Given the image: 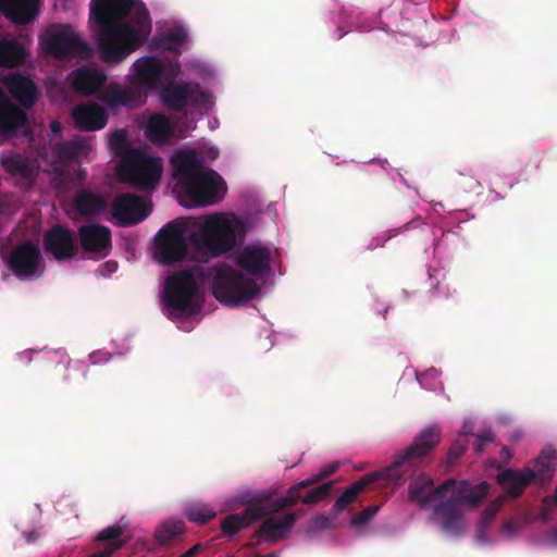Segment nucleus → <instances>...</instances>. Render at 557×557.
I'll return each instance as SVG.
<instances>
[{
	"instance_id": "1",
	"label": "nucleus",
	"mask_w": 557,
	"mask_h": 557,
	"mask_svg": "<svg viewBox=\"0 0 557 557\" xmlns=\"http://www.w3.org/2000/svg\"><path fill=\"white\" fill-rule=\"evenodd\" d=\"M89 18L97 26L102 61L120 63L146 40L151 21L141 0H90Z\"/></svg>"
},
{
	"instance_id": "2",
	"label": "nucleus",
	"mask_w": 557,
	"mask_h": 557,
	"mask_svg": "<svg viewBox=\"0 0 557 557\" xmlns=\"http://www.w3.org/2000/svg\"><path fill=\"white\" fill-rule=\"evenodd\" d=\"M172 166L181 203L185 207H208L224 198L225 181L214 170L205 168L195 151L178 152L172 159Z\"/></svg>"
},
{
	"instance_id": "3",
	"label": "nucleus",
	"mask_w": 557,
	"mask_h": 557,
	"mask_svg": "<svg viewBox=\"0 0 557 557\" xmlns=\"http://www.w3.org/2000/svg\"><path fill=\"white\" fill-rule=\"evenodd\" d=\"M242 228L243 222L235 214L213 213L203 216L188 238L198 253L219 258L238 245L237 235Z\"/></svg>"
},
{
	"instance_id": "4",
	"label": "nucleus",
	"mask_w": 557,
	"mask_h": 557,
	"mask_svg": "<svg viewBox=\"0 0 557 557\" xmlns=\"http://www.w3.org/2000/svg\"><path fill=\"white\" fill-rule=\"evenodd\" d=\"M441 430L438 425L426 426L416 436L413 443L395 456L391 466L373 472L379 480L393 482L396 486L405 483L407 479L418 476L426 456L440 444Z\"/></svg>"
},
{
	"instance_id": "5",
	"label": "nucleus",
	"mask_w": 557,
	"mask_h": 557,
	"mask_svg": "<svg viewBox=\"0 0 557 557\" xmlns=\"http://www.w3.org/2000/svg\"><path fill=\"white\" fill-rule=\"evenodd\" d=\"M202 280H209L213 296L222 304L238 306L256 298L260 287L255 280L245 276L227 264L209 268L205 273L195 269Z\"/></svg>"
},
{
	"instance_id": "6",
	"label": "nucleus",
	"mask_w": 557,
	"mask_h": 557,
	"mask_svg": "<svg viewBox=\"0 0 557 557\" xmlns=\"http://www.w3.org/2000/svg\"><path fill=\"white\" fill-rule=\"evenodd\" d=\"M490 484L482 482L471 485L468 481H460L450 488L448 499L434 507V515L441 523L443 531L459 534L462 531V506L476 507L487 495Z\"/></svg>"
},
{
	"instance_id": "7",
	"label": "nucleus",
	"mask_w": 557,
	"mask_h": 557,
	"mask_svg": "<svg viewBox=\"0 0 557 557\" xmlns=\"http://www.w3.org/2000/svg\"><path fill=\"white\" fill-rule=\"evenodd\" d=\"M162 172V159L139 149L127 151L117 168V176L122 183H128L144 191L153 190L158 186Z\"/></svg>"
},
{
	"instance_id": "8",
	"label": "nucleus",
	"mask_w": 557,
	"mask_h": 557,
	"mask_svg": "<svg viewBox=\"0 0 557 557\" xmlns=\"http://www.w3.org/2000/svg\"><path fill=\"white\" fill-rule=\"evenodd\" d=\"M197 292L195 274L188 270L180 271L168 277L163 300L170 309L182 315H191L201 307L196 298Z\"/></svg>"
},
{
	"instance_id": "9",
	"label": "nucleus",
	"mask_w": 557,
	"mask_h": 557,
	"mask_svg": "<svg viewBox=\"0 0 557 557\" xmlns=\"http://www.w3.org/2000/svg\"><path fill=\"white\" fill-rule=\"evenodd\" d=\"M181 72L180 65L169 63L156 57H144L133 64V74L129 75V84L135 89L154 90L162 78L176 79Z\"/></svg>"
},
{
	"instance_id": "10",
	"label": "nucleus",
	"mask_w": 557,
	"mask_h": 557,
	"mask_svg": "<svg viewBox=\"0 0 557 557\" xmlns=\"http://www.w3.org/2000/svg\"><path fill=\"white\" fill-rule=\"evenodd\" d=\"M154 253L160 263L170 264L184 259L187 244L184 230L175 222L165 224L156 235Z\"/></svg>"
},
{
	"instance_id": "11",
	"label": "nucleus",
	"mask_w": 557,
	"mask_h": 557,
	"mask_svg": "<svg viewBox=\"0 0 557 557\" xmlns=\"http://www.w3.org/2000/svg\"><path fill=\"white\" fill-rule=\"evenodd\" d=\"M206 94L201 90L198 83L175 82V79H166V84L160 91L162 103L173 111L181 112L187 106L197 104Z\"/></svg>"
},
{
	"instance_id": "12",
	"label": "nucleus",
	"mask_w": 557,
	"mask_h": 557,
	"mask_svg": "<svg viewBox=\"0 0 557 557\" xmlns=\"http://www.w3.org/2000/svg\"><path fill=\"white\" fill-rule=\"evenodd\" d=\"M41 259L38 244L26 240L11 250L7 265L17 278L26 280L38 275Z\"/></svg>"
},
{
	"instance_id": "13",
	"label": "nucleus",
	"mask_w": 557,
	"mask_h": 557,
	"mask_svg": "<svg viewBox=\"0 0 557 557\" xmlns=\"http://www.w3.org/2000/svg\"><path fill=\"white\" fill-rule=\"evenodd\" d=\"M455 483V479H448L441 485L435 486L430 475L420 473L410 480L408 499L419 505L422 509H426L432 503L444 499Z\"/></svg>"
},
{
	"instance_id": "14",
	"label": "nucleus",
	"mask_w": 557,
	"mask_h": 557,
	"mask_svg": "<svg viewBox=\"0 0 557 557\" xmlns=\"http://www.w3.org/2000/svg\"><path fill=\"white\" fill-rule=\"evenodd\" d=\"M46 49L55 59L75 58L87 50V46L70 25H60L47 36Z\"/></svg>"
},
{
	"instance_id": "15",
	"label": "nucleus",
	"mask_w": 557,
	"mask_h": 557,
	"mask_svg": "<svg viewBox=\"0 0 557 557\" xmlns=\"http://www.w3.org/2000/svg\"><path fill=\"white\" fill-rule=\"evenodd\" d=\"M77 235L84 252L92 253L97 259L109 255L112 234L108 226L98 223L83 224L78 227Z\"/></svg>"
},
{
	"instance_id": "16",
	"label": "nucleus",
	"mask_w": 557,
	"mask_h": 557,
	"mask_svg": "<svg viewBox=\"0 0 557 557\" xmlns=\"http://www.w3.org/2000/svg\"><path fill=\"white\" fill-rule=\"evenodd\" d=\"M42 244L45 251L58 261L71 259L78 251L74 233L60 224L45 232Z\"/></svg>"
},
{
	"instance_id": "17",
	"label": "nucleus",
	"mask_w": 557,
	"mask_h": 557,
	"mask_svg": "<svg viewBox=\"0 0 557 557\" xmlns=\"http://www.w3.org/2000/svg\"><path fill=\"white\" fill-rule=\"evenodd\" d=\"M111 213L121 226H132L144 221L150 210L141 197L123 194L112 201Z\"/></svg>"
},
{
	"instance_id": "18",
	"label": "nucleus",
	"mask_w": 557,
	"mask_h": 557,
	"mask_svg": "<svg viewBox=\"0 0 557 557\" xmlns=\"http://www.w3.org/2000/svg\"><path fill=\"white\" fill-rule=\"evenodd\" d=\"M236 265L251 276L263 278L271 271V251L261 245H246L236 256Z\"/></svg>"
},
{
	"instance_id": "19",
	"label": "nucleus",
	"mask_w": 557,
	"mask_h": 557,
	"mask_svg": "<svg viewBox=\"0 0 557 557\" xmlns=\"http://www.w3.org/2000/svg\"><path fill=\"white\" fill-rule=\"evenodd\" d=\"M0 164L11 176L18 180L23 187H32L37 178L39 164L37 160L17 152H3Z\"/></svg>"
},
{
	"instance_id": "20",
	"label": "nucleus",
	"mask_w": 557,
	"mask_h": 557,
	"mask_svg": "<svg viewBox=\"0 0 557 557\" xmlns=\"http://www.w3.org/2000/svg\"><path fill=\"white\" fill-rule=\"evenodd\" d=\"M71 116L74 126L82 132L100 131L104 128L108 123L106 110L95 102L75 106Z\"/></svg>"
},
{
	"instance_id": "21",
	"label": "nucleus",
	"mask_w": 557,
	"mask_h": 557,
	"mask_svg": "<svg viewBox=\"0 0 557 557\" xmlns=\"http://www.w3.org/2000/svg\"><path fill=\"white\" fill-rule=\"evenodd\" d=\"M41 0H0V12L16 25H26L35 20Z\"/></svg>"
},
{
	"instance_id": "22",
	"label": "nucleus",
	"mask_w": 557,
	"mask_h": 557,
	"mask_svg": "<svg viewBox=\"0 0 557 557\" xmlns=\"http://www.w3.org/2000/svg\"><path fill=\"white\" fill-rule=\"evenodd\" d=\"M267 516L265 506L247 507L240 513H231L221 521V531L225 537H233L256 521Z\"/></svg>"
},
{
	"instance_id": "23",
	"label": "nucleus",
	"mask_w": 557,
	"mask_h": 557,
	"mask_svg": "<svg viewBox=\"0 0 557 557\" xmlns=\"http://www.w3.org/2000/svg\"><path fill=\"white\" fill-rule=\"evenodd\" d=\"M4 85L11 96L24 108H32L38 98L36 84L26 76L18 73L9 74Z\"/></svg>"
},
{
	"instance_id": "24",
	"label": "nucleus",
	"mask_w": 557,
	"mask_h": 557,
	"mask_svg": "<svg viewBox=\"0 0 557 557\" xmlns=\"http://www.w3.org/2000/svg\"><path fill=\"white\" fill-rule=\"evenodd\" d=\"M124 532L125 527L122 524H113L101 530L95 539V552L87 557H110L126 544V541L121 539Z\"/></svg>"
},
{
	"instance_id": "25",
	"label": "nucleus",
	"mask_w": 557,
	"mask_h": 557,
	"mask_svg": "<svg viewBox=\"0 0 557 557\" xmlns=\"http://www.w3.org/2000/svg\"><path fill=\"white\" fill-rule=\"evenodd\" d=\"M71 77L74 90L85 96L94 95L107 82L103 71L88 66L78 67Z\"/></svg>"
},
{
	"instance_id": "26",
	"label": "nucleus",
	"mask_w": 557,
	"mask_h": 557,
	"mask_svg": "<svg viewBox=\"0 0 557 557\" xmlns=\"http://www.w3.org/2000/svg\"><path fill=\"white\" fill-rule=\"evenodd\" d=\"M263 518L265 520L256 532V536L261 539L264 537L271 543H275L282 540L292 530L296 523V513L288 512L280 521L275 522L273 515H267Z\"/></svg>"
},
{
	"instance_id": "27",
	"label": "nucleus",
	"mask_w": 557,
	"mask_h": 557,
	"mask_svg": "<svg viewBox=\"0 0 557 557\" xmlns=\"http://www.w3.org/2000/svg\"><path fill=\"white\" fill-rule=\"evenodd\" d=\"M534 479L535 473L530 468L523 471L507 469L497 475V482L513 498L519 497Z\"/></svg>"
},
{
	"instance_id": "28",
	"label": "nucleus",
	"mask_w": 557,
	"mask_h": 557,
	"mask_svg": "<svg viewBox=\"0 0 557 557\" xmlns=\"http://www.w3.org/2000/svg\"><path fill=\"white\" fill-rule=\"evenodd\" d=\"M99 99L109 108H133L139 104L140 95L135 90L121 86L117 83H110L101 92Z\"/></svg>"
},
{
	"instance_id": "29",
	"label": "nucleus",
	"mask_w": 557,
	"mask_h": 557,
	"mask_svg": "<svg viewBox=\"0 0 557 557\" xmlns=\"http://www.w3.org/2000/svg\"><path fill=\"white\" fill-rule=\"evenodd\" d=\"M26 122V114L0 88V132H13Z\"/></svg>"
},
{
	"instance_id": "30",
	"label": "nucleus",
	"mask_w": 557,
	"mask_h": 557,
	"mask_svg": "<svg viewBox=\"0 0 557 557\" xmlns=\"http://www.w3.org/2000/svg\"><path fill=\"white\" fill-rule=\"evenodd\" d=\"M73 207L81 216H96L106 208V200L96 193L83 189L75 195Z\"/></svg>"
},
{
	"instance_id": "31",
	"label": "nucleus",
	"mask_w": 557,
	"mask_h": 557,
	"mask_svg": "<svg viewBox=\"0 0 557 557\" xmlns=\"http://www.w3.org/2000/svg\"><path fill=\"white\" fill-rule=\"evenodd\" d=\"M146 134L152 143L163 145L173 136V127L165 115L154 114L148 121Z\"/></svg>"
},
{
	"instance_id": "32",
	"label": "nucleus",
	"mask_w": 557,
	"mask_h": 557,
	"mask_svg": "<svg viewBox=\"0 0 557 557\" xmlns=\"http://www.w3.org/2000/svg\"><path fill=\"white\" fill-rule=\"evenodd\" d=\"M377 481V474H366L359 481L352 483L349 487H347L342 495L336 499L333 505V510L335 512H342L345 510L350 504H352L357 496L370 484Z\"/></svg>"
},
{
	"instance_id": "33",
	"label": "nucleus",
	"mask_w": 557,
	"mask_h": 557,
	"mask_svg": "<svg viewBox=\"0 0 557 557\" xmlns=\"http://www.w3.org/2000/svg\"><path fill=\"white\" fill-rule=\"evenodd\" d=\"M26 57L24 47L16 40L0 41V66L13 67L21 64Z\"/></svg>"
},
{
	"instance_id": "34",
	"label": "nucleus",
	"mask_w": 557,
	"mask_h": 557,
	"mask_svg": "<svg viewBox=\"0 0 557 557\" xmlns=\"http://www.w3.org/2000/svg\"><path fill=\"white\" fill-rule=\"evenodd\" d=\"M308 486H311V482H309L308 480L300 481L290 486L287 491L286 496L281 497L274 502H271L268 504V506H265L267 515H274L285 508L295 506L300 499V491Z\"/></svg>"
},
{
	"instance_id": "35",
	"label": "nucleus",
	"mask_w": 557,
	"mask_h": 557,
	"mask_svg": "<svg viewBox=\"0 0 557 557\" xmlns=\"http://www.w3.org/2000/svg\"><path fill=\"white\" fill-rule=\"evenodd\" d=\"M184 530L185 523L182 520L168 521L156 530L154 537L160 544L166 545L181 535Z\"/></svg>"
},
{
	"instance_id": "36",
	"label": "nucleus",
	"mask_w": 557,
	"mask_h": 557,
	"mask_svg": "<svg viewBox=\"0 0 557 557\" xmlns=\"http://www.w3.org/2000/svg\"><path fill=\"white\" fill-rule=\"evenodd\" d=\"M87 149V145L81 140H69L55 147V153L60 161L69 163L75 160Z\"/></svg>"
},
{
	"instance_id": "37",
	"label": "nucleus",
	"mask_w": 557,
	"mask_h": 557,
	"mask_svg": "<svg viewBox=\"0 0 557 557\" xmlns=\"http://www.w3.org/2000/svg\"><path fill=\"white\" fill-rule=\"evenodd\" d=\"M553 455L554 453L543 451L534 461V468L531 469L535 473V479H539L542 483L549 482L554 475Z\"/></svg>"
},
{
	"instance_id": "38",
	"label": "nucleus",
	"mask_w": 557,
	"mask_h": 557,
	"mask_svg": "<svg viewBox=\"0 0 557 557\" xmlns=\"http://www.w3.org/2000/svg\"><path fill=\"white\" fill-rule=\"evenodd\" d=\"M187 38V33L183 27H174L169 30L161 39L160 46L166 51H176Z\"/></svg>"
},
{
	"instance_id": "39",
	"label": "nucleus",
	"mask_w": 557,
	"mask_h": 557,
	"mask_svg": "<svg viewBox=\"0 0 557 557\" xmlns=\"http://www.w3.org/2000/svg\"><path fill=\"white\" fill-rule=\"evenodd\" d=\"M269 500V496L264 493H253L250 491L238 494L232 500L233 507L236 506H267L265 503Z\"/></svg>"
},
{
	"instance_id": "40",
	"label": "nucleus",
	"mask_w": 557,
	"mask_h": 557,
	"mask_svg": "<svg viewBox=\"0 0 557 557\" xmlns=\"http://www.w3.org/2000/svg\"><path fill=\"white\" fill-rule=\"evenodd\" d=\"M429 277L430 280L434 278V274L432 271H429ZM453 295L449 283L446 280V276L443 275V277L440 280L435 277V282L432 283L431 288L429 290V296L431 299H448Z\"/></svg>"
},
{
	"instance_id": "41",
	"label": "nucleus",
	"mask_w": 557,
	"mask_h": 557,
	"mask_svg": "<svg viewBox=\"0 0 557 557\" xmlns=\"http://www.w3.org/2000/svg\"><path fill=\"white\" fill-rule=\"evenodd\" d=\"M333 482L323 483L314 488H311L302 498L301 502L306 505L315 504L329 496Z\"/></svg>"
},
{
	"instance_id": "42",
	"label": "nucleus",
	"mask_w": 557,
	"mask_h": 557,
	"mask_svg": "<svg viewBox=\"0 0 557 557\" xmlns=\"http://www.w3.org/2000/svg\"><path fill=\"white\" fill-rule=\"evenodd\" d=\"M503 505L502 499H497L491 503L481 513L479 521V531L480 533L485 532V530L490 527L492 521L494 520L497 512L500 510Z\"/></svg>"
},
{
	"instance_id": "43",
	"label": "nucleus",
	"mask_w": 557,
	"mask_h": 557,
	"mask_svg": "<svg viewBox=\"0 0 557 557\" xmlns=\"http://www.w3.org/2000/svg\"><path fill=\"white\" fill-rule=\"evenodd\" d=\"M186 517L189 521L206 524L215 517V511L207 506L194 507L187 510Z\"/></svg>"
},
{
	"instance_id": "44",
	"label": "nucleus",
	"mask_w": 557,
	"mask_h": 557,
	"mask_svg": "<svg viewBox=\"0 0 557 557\" xmlns=\"http://www.w3.org/2000/svg\"><path fill=\"white\" fill-rule=\"evenodd\" d=\"M127 144V133L124 129H116L111 133L109 138L110 148L116 153L121 154L125 151Z\"/></svg>"
},
{
	"instance_id": "45",
	"label": "nucleus",
	"mask_w": 557,
	"mask_h": 557,
	"mask_svg": "<svg viewBox=\"0 0 557 557\" xmlns=\"http://www.w3.org/2000/svg\"><path fill=\"white\" fill-rule=\"evenodd\" d=\"M379 511V506L371 505L362 509L360 512L356 513L351 519V524L354 527H361L368 523Z\"/></svg>"
},
{
	"instance_id": "46",
	"label": "nucleus",
	"mask_w": 557,
	"mask_h": 557,
	"mask_svg": "<svg viewBox=\"0 0 557 557\" xmlns=\"http://www.w3.org/2000/svg\"><path fill=\"white\" fill-rule=\"evenodd\" d=\"M339 468L338 462L330 463L325 467H323L319 474L312 475L311 478L307 479L309 482H311V485L317 484L318 482L331 476L334 474L337 469Z\"/></svg>"
},
{
	"instance_id": "47",
	"label": "nucleus",
	"mask_w": 557,
	"mask_h": 557,
	"mask_svg": "<svg viewBox=\"0 0 557 557\" xmlns=\"http://www.w3.org/2000/svg\"><path fill=\"white\" fill-rule=\"evenodd\" d=\"M330 528H332V521L324 513H320V515L315 516L314 518H312V520L310 521V524H309V530L312 532L326 530Z\"/></svg>"
},
{
	"instance_id": "48",
	"label": "nucleus",
	"mask_w": 557,
	"mask_h": 557,
	"mask_svg": "<svg viewBox=\"0 0 557 557\" xmlns=\"http://www.w3.org/2000/svg\"><path fill=\"white\" fill-rule=\"evenodd\" d=\"M466 451V446L462 444L455 443L448 450V462L455 463Z\"/></svg>"
},
{
	"instance_id": "49",
	"label": "nucleus",
	"mask_w": 557,
	"mask_h": 557,
	"mask_svg": "<svg viewBox=\"0 0 557 557\" xmlns=\"http://www.w3.org/2000/svg\"><path fill=\"white\" fill-rule=\"evenodd\" d=\"M553 506H557V487L555 488V493L553 495L546 496L543 499V507L545 509H550Z\"/></svg>"
},
{
	"instance_id": "50",
	"label": "nucleus",
	"mask_w": 557,
	"mask_h": 557,
	"mask_svg": "<svg viewBox=\"0 0 557 557\" xmlns=\"http://www.w3.org/2000/svg\"><path fill=\"white\" fill-rule=\"evenodd\" d=\"M202 550L201 544H196L178 557H196Z\"/></svg>"
},
{
	"instance_id": "51",
	"label": "nucleus",
	"mask_w": 557,
	"mask_h": 557,
	"mask_svg": "<svg viewBox=\"0 0 557 557\" xmlns=\"http://www.w3.org/2000/svg\"><path fill=\"white\" fill-rule=\"evenodd\" d=\"M493 440L494 435L491 432L478 435V441L481 442L483 445L491 443Z\"/></svg>"
},
{
	"instance_id": "52",
	"label": "nucleus",
	"mask_w": 557,
	"mask_h": 557,
	"mask_svg": "<svg viewBox=\"0 0 557 557\" xmlns=\"http://www.w3.org/2000/svg\"><path fill=\"white\" fill-rule=\"evenodd\" d=\"M503 531L504 532H507V533H512L516 531V523L512 522V521H507L504 525H503Z\"/></svg>"
},
{
	"instance_id": "53",
	"label": "nucleus",
	"mask_w": 557,
	"mask_h": 557,
	"mask_svg": "<svg viewBox=\"0 0 557 557\" xmlns=\"http://www.w3.org/2000/svg\"><path fill=\"white\" fill-rule=\"evenodd\" d=\"M483 447H484V445L481 442L478 441L475 446H474L475 453L480 454L483 450Z\"/></svg>"
},
{
	"instance_id": "54",
	"label": "nucleus",
	"mask_w": 557,
	"mask_h": 557,
	"mask_svg": "<svg viewBox=\"0 0 557 557\" xmlns=\"http://www.w3.org/2000/svg\"><path fill=\"white\" fill-rule=\"evenodd\" d=\"M51 129L55 133V132H59L61 129L60 127V124L58 122H52L51 123Z\"/></svg>"
},
{
	"instance_id": "55",
	"label": "nucleus",
	"mask_w": 557,
	"mask_h": 557,
	"mask_svg": "<svg viewBox=\"0 0 557 557\" xmlns=\"http://www.w3.org/2000/svg\"><path fill=\"white\" fill-rule=\"evenodd\" d=\"M552 539H553V542H554L555 544H557V529L554 531V533H553V537H552Z\"/></svg>"
},
{
	"instance_id": "56",
	"label": "nucleus",
	"mask_w": 557,
	"mask_h": 557,
	"mask_svg": "<svg viewBox=\"0 0 557 557\" xmlns=\"http://www.w3.org/2000/svg\"><path fill=\"white\" fill-rule=\"evenodd\" d=\"M35 539H36V536H34L33 534H29V535H28V539H27V542H28V543H30V542H33Z\"/></svg>"
}]
</instances>
